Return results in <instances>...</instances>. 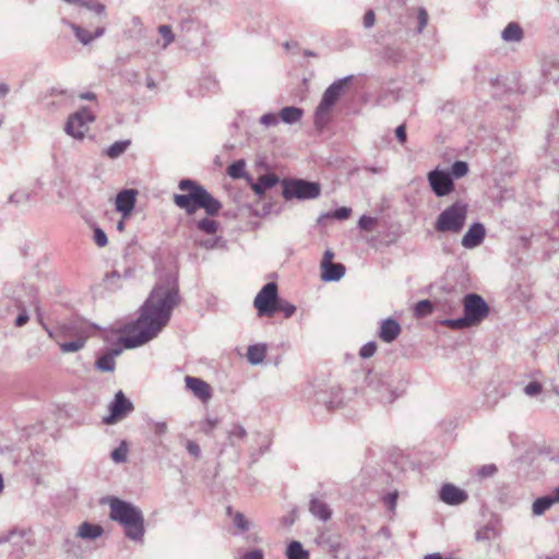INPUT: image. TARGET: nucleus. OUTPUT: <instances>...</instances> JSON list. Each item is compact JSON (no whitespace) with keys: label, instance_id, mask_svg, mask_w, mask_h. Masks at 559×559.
<instances>
[{"label":"nucleus","instance_id":"f257e3e1","mask_svg":"<svg viewBox=\"0 0 559 559\" xmlns=\"http://www.w3.org/2000/svg\"><path fill=\"white\" fill-rule=\"evenodd\" d=\"M177 281L167 276L155 285L140 309L139 318L124 329L120 343L126 348H135L155 338L168 324L174 309L179 305Z\"/></svg>","mask_w":559,"mask_h":559},{"label":"nucleus","instance_id":"f03ea898","mask_svg":"<svg viewBox=\"0 0 559 559\" xmlns=\"http://www.w3.org/2000/svg\"><path fill=\"white\" fill-rule=\"evenodd\" d=\"M178 188L188 193L175 194L174 202L179 209L185 210L187 214L195 213L198 207L203 209L211 216L216 215L221 211L222 203L197 181L181 179Z\"/></svg>","mask_w":559,"mask_h":559},{"label":"nucleus","instance_id":"7ed1b4c3","mask_svg":"<svg viewBox=\"0 0 559 559\" xmlns=\"http://www.w3.org/2000/svg\"><path fill=\"white\" fill-rule=\"evenodd\" d=\"M109 509V519L122 526L124 536L134 543L142 544L145 524L141 509L119 498L110 499Z\"/></svg>","mask_w":559,"mask_h":559},{"label":"nucleus","instance_id":"20e7f679","mask_svg":"<svg viewBox=\"0 0 559 559\" xmlns=\"http://www.w3.org/2000/svg\"><path fill=\"white\" fill-rule=\"evenodd\" d=\"M463 313L462 318L447 319L442 324L451 329L477 325L488 317L489 306L481 296L471 293L463 298Z\"/></svg>","mask_w":559,"mask_h":559},{"label":"nucleus","instance_id":"39448f33","mask_svg":"<svg viewBox=\"0 0 559 559\" xmlns=\"http://www.w3.org/2000/svg\"><path fill=\"white\" fill-rule=\"evenodd\" d=\"M365 395L371 402L381 404L393 403L399 394L393 389L390 377L383 373L369 371L365 379Z\"/></svg>","mask_w":559,"mask_h":559},{"label":"nucleus","instance_id":"423d86ee","mask_svg":"<svg viewBox=\"0 0 559 559\" xmlns=\"http://www.w3.org/2000/svg\"><path fill=\"white\" fill-rule=\"evenodd\" d=\"M466 217L467 206L455 202L438 215L435 229L439 233L459 234L464 228Z\"/></svg>","mask_w":559,"mask_h":559},{"label":"nucleus","instance_id":"0eeeda50","mask_svg":"<svg viewBox=\"0 0 559 559\" xmlns=\"http://www.w3.org/2000/svg\"><path fill=\"white\" fill-rule=\"evenodd\" d=\"M352 76H346L333 82L323 93L320 104L318 105L314 114V124L318 128H322L326 121L329 114L341 94L343 93L345 86L349 82Z\"/></svg>","mask_w":559,"mask_h":559},{"label":"nucleus","instance_id":"6e6552de","mask_svg":"<svg viewBox=\"0 0 559 559\" xmlns=\"http://www.w3.org/2000/svg\"><path fill=\"white\" fill-rule=\"evenodd\" d=\"M321 193L318 182L304 179H292L283 182V197L285 200H313Z\"/></svg>","mask_w":559,"mask_h":559},{"label":"nucleus","instance_id":"1a4fd4ad","mask_svg":"<svg viewBox=\"0 0 559 559\" xmlns=\"http://www.w3.org/2000/svg\"><path fill=\"white\" fill-rule=\"evenodd\" d=\"M95 120L92 111L83 107L79 111L72 114L64 126V131L76 140H83L88 131V124Z\"/></svg>","mask_w":559,"mask_h":559},{"label":"nucleus","instance_id":"9d476101","mask_svg":"<svg viewBox=\"0 0 559 559\" xmlns=\"http://www.w3.org/2000/svg\"><path fill=\"white\" fill-rule=\"evenodd\" d=\"M278 299L277 285L273 282L265 284L254 298L253 305L260 317L274 314V306Z\"/></svg>","mask_w":559,"mask_h":559},{"label":"nucleus","instance_id":"9b49d317","mask_svg":"<svg viewBox=\"0 0 559 559\" xmlns=\"http://www.w3.org/2000/svg\"><path fill=\"white\" fill-rule=\"evenodd\" d=\"M132 402L127 399L122 391L115 394L112 402L109 404V415L104 417L106 425H114L126 418L133 411Z\"/></svg>","mask_w":559,"mask_h":559},{"label":"nucleus","instance_id":"f8f14e48","mask_svg":"<svg viewBox=\"0 0 559 559\" xmlns=\"http://www.w3.org/2000/svg\"><path fill=\"white\" fill-rule=\"evenodd\" d=\"M428 182L433 193L439 197H447L454 190V182L449 171L436 168L428 174Z\"/></svg>","mask_w":559,"mask_h":559},{"label":"nucleus","instance_id":"ddd939ff","mask_svg":"<svg viewBox=\"0 0 559 559\" xmlns=\"http://www.w3.org/2000/svg\"><path fill=\"white\" fill-rule=\"evenodd\" d=\"M439 498L448 506H459L468 499V495L453 484H444L439 490Z\"/></svg>","mask_w":559,"mask_h":559},{"label":"nucleus","instance_id":"4468645a","mask_svg":"<svg viewBox=\"0 0 559 559\" xmlns=\"http://www.w3.org/2000/svg\"><path fill=\"white\" fill-rule=\"evenodd\" d=\"M186 388L190 390L203 403H207L212 399V389L204 380L187 376L185 378Z\"/></svg>","mask_w":559,"mask_h":559},{"label":"nucleus","instance_id":"2eb2a0df","mask_svg":"<svg viewBox=\"0 0 559 559\" xmlns=\"http://www.w3.org/2000/svg\"><path fill=\"white\" fill-rule=\"evenodd\" d=\"M60 333L63 337L80 341H87L91 335L90 326L79 321L62 324L60 326Z\"/></svg>","mask_w":559,"mask_h":559},{"label":"nucleus","instance_id":"dca6fc26","mask_svg":"<svg viewBox=\"0 0 559 559\" xmlns=\"http://www.w3.org/2000/svg\"><path fill=\"white\" fill-rule=\"evenodd\" d=\"M136 194L138 192L133 189H124L117 194L116 209L123 217H128L134 209Z\"/></svg>","mask_w":559,"mask_h":559},{"label":"nucleus","instance_id":"f3484780","mask_svg":"<svg viewBox=\"0 0 559 559\" xmlns=\"http://www.w3.org/2000/svg\"><path fill=\"white\" fill-rule=\"evenodd\" d=\"M486 230L481 223H474L462 238V246L466 249L478 247L485 239Z\"/></svg>","mask_w":559,"mask_h":559},{"label":"nucleus","instance_id":"a211bd4d","mask_svg":"<svg viewBox=\"0 0 559 559\" xmlns=\"http://www.w3.org/2000/svg\"><path fill=\"white\" fill-rule=\"evenodd\" d=\"M401 331L400 323L395 319L388 318L380 322L378 335L383 342L392 343L399 337Z\"/></svg>","mask_w":559,"mask_h":559},{"label":"nucleus","instance_id":"6ab92c4d","mask_svg":"<svg viewBox=\"0 0 559 559\" xmlns=\"http://www.w3.org/2000/svg\"><path fill=\"white\" fill-rule=\"evenodd\" d=\"M104 533V528L99 524L83 522L79 525L75 538L83 540H95Z\"/></svg>","mask_w":559,"mask_h":559},{"label":"nucleus","instance_id":"aec40b11","mask_svg":"<svg viewBox=\"0 0 559 559\" xmlns=\"http://www.w3.org/2000/svg\"><path fill=\"white\" fill-rule=\"evenodd\" d=\"M75 34L79 41L83 45H88L92 43L95 38L102 37L105 34L104 27H97L92 34L90 31L70 22H64Z\"/></svg>","mask_w":559,"mask_h":559},{"label":"nucleus","instance_id":"412c9836","mask_svg":"<svg viewBox=\"0 0 559 559\" xmlns=\"http://www.w3.org/2000/svg\"><path fill=\"white\" fill-rule=\"evenodd\" d=\"M121 348H112L96 360V368L100 371L111 372L115 370L116 356L120 355Z\"/></svg>","mask_w":559,"mask_h":559},{"label":"nucleus","instance_id":"4be33fe9","mask_svg":"<svg viewBox=\"0 0 559 559\" xmlns=\"http://www.w3.org/2000/svg\"><path fill=\"white\" fill-rule=\"evenodd\" d=\"M321 269V278L324 282H336L345 274V266L341 263H330Z\"/></svg>","mask_w":559,"mask_h":559},{"label":"nucleus","instance_id":"5701e85b","mask_svg":"<svg viewBox=\"0 0 559 559\" xmlns=\"http://www.w3.org/2000/svg\"><path fill=\"white\" fill-rule=\"evenodd\" d=\"M310 512L313 516L324 522L328 521L332 514L330 507L323 500L318 498L311 499Z\"/></svg>","mask_w":559,"mask_h":559},{"label":"nucleus","instance_id":"b1692460","mask_svg":"<svg viewBox=\"0 0 559 559\" xmlns=\"http://www.w3.org/2000/svg\"><path fill=\"white\" fill-rule=\"evenodd\" d=\"M524 33L520 24L509 23L501 33V37L507 43H519L523 39Z\"/></svg>","mask_w":559,"mask_h":559},{"label":"nucleus","instance_id":"393cba45","mask_svg":"<svg viewBox=\"0 0 559 559\" xmlns=\"http://www.w3.org/2000/svg\"><path fill=\"white\" fill-rule=\"evenodd\" d=\"M278 182L275 175H264L258 178L257 182L252 185V190L258 195H262L266 190L273 188Z\"/></svg>","mask_w":559,"mask_h":559},{"label":"nucleus","instance_id":"a878e982","mask_svg":"<svg viewBox=\"0 0 559 559\" xmlns=\"http://www.w3.org/2000/svg\"><path fill=\"white\" fill-rule=\"evenodd\" d=\"M278 116L283 122L287 124H293L298 122L302 118L304 110L299 107L287 106L280 111Z\"/></svg>","mask_w":559,"mask_h":559},{"label":"nucleus","instance_id":"bb28decb","mask_svg":"<svg viewBox=\"0 0 559 559\" xmlns=\"http://www.w3.org/2000/svg\"><path fill=\"white\" fill-rule=\"evenodd\" d=\"M266 355V346L263 344L250 345L247 352L248 361L252 365L261 364Z\"/></svg>","mask_w":559,"mask_h":559},{"label":"nucleus","instance_id":"cd10ccee","mask_svg":"<svg viewBox=\"0 0 559 559\" xmlns=\"http://www.w3.org/2000/svg\"><path fill=\"white\" fill-rule=\"evenodd\" d=\"M247 435L246 428L238 423L233 424L227 430V438L231 447H236L238 441L245 440Z\"/></svg>","mask_w":559,"mask_h":559},{"label":"nucleus","instance_id":"c85d7f7f","mask_svg":"<svg viewBox=\"0 0 559 559\" xmlns=\"http://www.w3.org/2000/svg\"><path fill=\"white\" fill-rule=\"evenodd\" d=\"M29 531L26 530H17L12 528L5 535L0 537V544L2 543H12L14 545H19L20 539H26L29 543Z\"/></svg>","mask_w":559,"mask_h":559},{"label":"nucleus","instance_id":"c756f323","mask_svg":"<svg viewBox=\"0 0 559 559\" xmlns=\"http://www.w3.org/2000/svg\"><path fill=\"white\" fill-rule=\"evenodd\" d=\"M286 556L288 559H309V552L302 547L301 543L297 540L288 544Z\"/></svg>","mask_w":559,"mask_h":559},{"label":"nucleus","instance_id":"7c9ffc66","mask_svg":"<svg viewBox=\"0 0 559 559\" xmlns=\"http://www.w3.org/2000/svg\"><path fill=\"white\" fill-rule=\"evenodd\" d=\"M555 504V501L550 495H546L537 498L532 506V512L534 515H542Z\"/></svg>","mask_w":559,"mask_h":559},{"label":"nucleus","instance_id":"2f4dec72","mask_svg":"<svg viewBox=\"0 0 559 559\" xmlns=\"http://www.w3.org/2000/svg\"><path fill=\"white\" fill-rule=\"evenodd\" d=\"M158 34L162 37V40H157L156 45H158L162 49H166L171 43L175 40V34L169 25H159Z\"/></svg>","mask_w":559,"mask_h":559},{"label":"nucleus","instance_id":"473e14b6","mask_svg":"<svg viewBox=\"0 0 559 559\" xmlns=\"http://www.w3.org/2000/svg\"><path fill=\"white\" fill-rule=\"evenodd\" d=\"M129 145H130V141H128V140L127 141H117L106 148L105 154L109 158H112V159L118 158L127 151Z\"/></svg>","mask_w":559,"mask_h":559},{"label":"nucleus","instance_id":"72a5a7b5","mask_svg":"<svg viewBox=\"0 0 559 559\" xmlns=\"http://www.w3.org/2000/svg\"><path fill=\"white\" fill-rule=\"evenodd\" d=\"M498 537V531L492 525H485L477 530L475 538L478 542H489Z\"/></svg>","mask_w":559,"mask_h":559},{"label":"nucleus","instance_id":"f704fd0d","mask_svg":"<svg viewBox=\"0 0 559 559\" xmlns=\"http://www.w3.org/2000/svg\"><path fill=\"white\" fill-rule=\"evenodd\" d=\"M86 344V341H80V340H71L67 342L58 343L59 348L61 353L69 354V353H76L84 348Z\"/></svg>","mask_w":559,"mask_h":559},{"label":"nucleus","instance_id":"c9c22d12","mask_svg":"<svg viewBox=\"0 0 559 559\" xmlns=\"http://www.w3.org/2000/svg\"><path fill=\"white\" fill-rule=\"evenodd\" d=\"M227 174L233 179H240L246 176V163L243 159L234 162L228 168Z\"/></svg>","mask_w":559,"mask_h":559},{"label":"nucleus","instance_id":"e433bc0d","mask_svg":"<svg viewBox=\"0 0 559 559\" xmlns=\"http://www.w3.org/2000/svg\"><path fill=\"white\" fill-rule=\"evenodd\" d=\"M197 227L207 235H214L218 229V223L212 218H203L197 222Z\"/></svg>","mask_w":559,"mask_h":559},{"label":"nucleus","instance_id":"4c0bfd02","mask_svg":"<svg viewBox=\"0 0 559 559\" xmlns=\"http://www.w3.org/2000/svg\"><path fill=\"white\" fill-rule=\"evenodd\" d=\"M350 213H352V209L342 206V207L336 209L333 212H329V213H324V214L320 215L319 222H321L323 218H335L338 221H343V219L348 218Z\"/></svg>","mask_w":559,"mask_h":559},{"label":"nucleus","instance_id":"58836bf2","mask_svg":"<svg viewBox=\"0 0 559 559\" xmlns=\"http://www.w3.org/2000/svg\"><path fill=\"white\" fill-rule=\"evenodd\" d=\"M110 457L116 463H124L128 457V444L126 441H122L118 448H116L111 453Z\"/></svg>","mask_w":559,"mask_h":559},{"label":"nucleus","instance_id":"ea45409f","mask_svg":"<svg viewBox=\"0 0 559 559\" xmlns=\"http://www.w3.org/2000/svg\"><path fill=\"white\" fill-rule=\"evenodd\" d=\"M433 310L431 301L425 299L420 300L415 305L414 313L417 318H423L430 314Z\"/></svg>","mask_w":559,"mask_h":559},{"label":"nucleus","instance_id":"a19ab883","mask_svg":"<svg viewBox=\"0 0 559 559\" xmlns=\"http://www.w3.org/2000/svg\"><path fill=\"white\" fill-rule=\"evenodd\" d=\"M543 391L544 386L538 381H531L523 388L524 394L530 397H537L543 393Z\"/></svg>","mask_w":559,"mask_h":559},{"label":"nucleus","instance_id":"79ce46f5","mask_svg":"<svg viewBox=\"0 0 559 559\" xmlns=\"http://www.w3.org/2000/svg\"><path fill=\"white\" fill-rule=\"evenodd\" d=\"M281 311L285 318H290L296 312V307L285 300L277 299L274 306V313Z\"/></svg>","mask_w":559,"mask_h":559},{"label":"nucleus","instance_id":"37998d69","mask_svg":"<svg viewBox=\"0 0 559 559\" xmlns=\"http://www.w3.org/2000/svg\"><path fill=\"white\" fill-rule=\"evenodd\" d=\"M468 173V165L463 160H456L453 163L451 167V176L452 178H462Z\"/></svg>","mask_w":559,"mask_h":559},{"label":"nucleus","instance_id":"c03bdc74","mask_svg":"<svg viewBox=\"0 0 559 559\" xmlns=\"http://www.w3.org/2000/svg\"><path fill=\"white\" fill-rule=\"evenodd\" d=\"M64 550L75 557H81L83 554L82 548L78 545L75 538H68L64 542Z\"/></svg>","mask_w":559,"mask_h":559},{"label":"nucleus","instance_id":"a18cd8bd","mask_svg":"<svg viewBox=\"0 0 559 559\" xmlns=\"http://www.w3.org/2000/svg\"><path fill=\"white\" fill-rule=\"evenodd\" d=\"M218 423V418L207 417L200 423V430L205 435H212L214 429L217 427Z\"/></svg>","mask_w":559,"mask_h":559},{"label":"nucleus","instance_id":"49530a36","mask_svg":"<svg viewBox=\"0 0 559 559\" xmlns=\"http://www.w3.org/2000/svg\"><path fill=\"white\" fill-rule=\"evenodd\" d=\"M234 525L240 531L246 532L250 527V523L241 512H236L233 519Z\"/></svg>","mask_w":559,"mask_h":559},{"label":"nucleus","instance_id":"de8ad7c7","mask_svg":"<svg viewBox=\"0 0 559 559\" xmlns=\"http://www.w3.org/2000/svg\"><path fill=\"white\" fill-rule=\"evenodd\" d=\"M29 199V193L26 190H16L9 197L10 203H24Z\"/></svg>","mask_w":559,"mask_h":559},{"label":"nucleus","instance_id":"09e8293b","mask_svg":"<svg viewBox=\"0 0 559 559\" xmlns=\"http://www.w3.org/2000/svg\"><path fill=\"white\" fill-rule=\"evenodd\" d=\"M377 350V344L376 342H368L365 345L361 346L359 350V355L361 358H370L374 355Z\"/></svg>","mask_w":559,"mask_h":559},{"label":"nucleus","instance_id":"8fccbe9b","mask_svg":"<svg viewBox=\"0 0 559 559\" xmlns=\"http://www.w3.org/2000/svg\"><path fill=\"white\" fill-rule=\"evenodd\" d=\"M417 21H418L417 33L420 34V33H423L424 28L428 24V12L426 11L425 8L418 9Z\"/></svg>","mask_w":559,"mask_h":559},{"label":"nucleus","instance_id":"3c124183","mask_svg":"<svg viewBox=\"0 0 559 559\" xmlns=\"http://www.w3.org/2000/svg\"><path fill=\"white\" fill-rule=\"evenodd\" d=\"M376 225V218L367 215H362L358 221V227L361 230L370 231Z\"/></svg>","mask_w":559,"mask_h":559},{"label":"nucleus","instance_id":"603ef678","mask_svg":"<svg viewBox=\"0 0 559 559\" xmlns=\"http://www.w3.org/2000/svg\"><path fill=\"white\" fill-rule=\"evenodd\" d=\"M399 492L392 491L383 497V502L390 511H394L396 508Z\"/></svg>","mask_w":559,"mask_h":559},{"label":"nucleus","instance_id":"864d4df0","mask_svg":"<svg viewBox=\"0 0 559 559\" xmlns=\"http://www.w3.org/2000/svg\"><path fill=\"white\" fill-rule=\"evenodd\" d=\"M260 122L266 128L273 127L278 123V117L273 112H267L260 118Z\"/></svg>","mask_w":559,"mask_h":559},{"label":"nucleus","instance_id":"5fc2aeb1","mask_svg":"<svg viewBox=\"0 0 559 559\" xmlns=\"http://www.w3.org/2000/svg\"><path fill=\"white\" fill-rule=\"evenodd\" d=\"M94 241L98 247H105L108 243L105 231L99 227L94 229Z\"/></svg>","mask_w":559,"mask_h":559},{"label":"nucleus","instance_id":"6e6d98bb","mask_svg":"<svg viewBox=\"0 0 559 559\" xmlns=\"http://www.w3.org/2000/svg\"><path fill=\"white\" fill-rule=\"evenodd\" d=\"M497 466L495 464L483 465L478 469V476L481 478L491 477L496 474Z\"/></svg>","mask_w":559,"mask_h":559},{"label":"nucleus","instance_id":"4d7b16f0","mask_svg":"<svg viewBox=\"0 0 559 559\" xmlns=\"http://www.w3.org/2000/svg\"><path fill=\"white\" fill-rule=\"evenodd\" d=\"M81 5L90 9L91 11L95 12L96 14H104L105 13V5L98 2H80Z\"/></svg>","mask_w":559,"mask_h":559},{"label":"nucleus","instance_id":"13d9d810","mask_svg":"<svg viewBox=\"0 0 559 559\" xmlns=\"http://www.w3.org/2000/svg\"><path fill=\"white\" fill-rule=\"evenodd\" d=\"M238 559H264V552L262 549H252V550L246 551Z\"/></svg>","mask_w":559,"mask_h":559},{"label":"nucleus","instance_id":"bf43d9fd","mask_svg":"<svg viewBox=\"0 0 559 559\" xmlns=\"http://www.w3.org/2000/svg\"><path fill=\"white\" fill-rule=\"evenodd\" d=\"M218 241H221V237L210 238L204 240H197L198 246L205 249H213L217 246Z\"/></svg>","mask_w":559,"mask_h":559},{"label":"nucleus","instance_id":"052dcab7","mask_svg":"<svg viewBox=\"0 0 559 559\" xmlns=\"http://www.w3.org/2000/svg\"><path fill=\"white\" fill-rule=\"evenodd\" d=\"M154 433L157 436H163L167 432L168 426L166 421H154L153 423Z\"/></svg>","mask_w":559,"mask_h":559},{"label":"nucleus","instance_id":"680f3d73","mask_svg":"<svg viewBox=\"0 0 559 559\" xmlns=\"http://www.w3.org/2000/svg\"><path fill=\"white\" fill-rule=\"evenodd\" d=\"M187 451H188L192 456H194V457H197V459H198V457L200 456V454H201V449H200L199 444H198L197 442H194V441H191V440H189V441L187 442Z\"/></svg>","mask_w":559,"mask_h":559},{"label":"nucleus","instance_id":"e2e57ef3","mask_svg":"<svg viewBox=\"0 0 559 559\" xmlns=\"http://www.w3.org/2000/svg\"><path fill=\"white\" fill-rule=\"evenodd\" d=\"M376 22V15L372 10H368L364 15V26L366 28H370L374 25Z\"/></svg>","mask_w":559,"mask_h":559},{"label":"nucleus","instance_id":"0e129e2a","mask_svg":"<svg viewBox=\"0 0 559 559\" xmlns=\"http://www.w3.org/2000/svg\"><path fill=\"white\" fill-rule=\"evenodd\" d=\"M29 320V317L27 314V311L25 309L22 310V312L16 317L15 319V325L17 328H21L25 325Z\"/></svg>","mask_w":559,"mask_h":559},{"label":"nucleus","instance_id":"69168bd1","mask_svg":"<svg viewBox=\"0 0 559 559\" xmlns=\"http://www.w3.org/2000/svg\"><path fill=\"white\" fill-rule=\"evenodd\" d=\"M395 135L400 143L406 142V128L405 126L401 124L395 129Z\"/></svg>","mask_w":559,"mask_h":559},{"label":"nucleus","instance_id":"338daca9","mask_svg":"<svg viewBox=\"0 0 559 559\" xmlns=\"http://www.w3.org/2000/svg\"><path fill=\"white\" fill-rule=\"evenodd\" d=\"M333 257L334 253L330 250H326L321 262V267L332 263L331 260L333 259Z\"/></svg>","mask_w":559,"mask_h":559},{"label":"nucleus","instance_id":"774afa93","mask_svg":"<svg viewBox=\"0 0 559 559\" xmlns=\"http://www.w3.org/2000/svg\"><path fill=\"white\" fill-rule=\"evenodd\" d=\"M424 559H452V558L451 557H443L439 552H433V554L426 555L424 557Z\"/></svg>","mask_w":559,"mask_h":559}]
</instances>
